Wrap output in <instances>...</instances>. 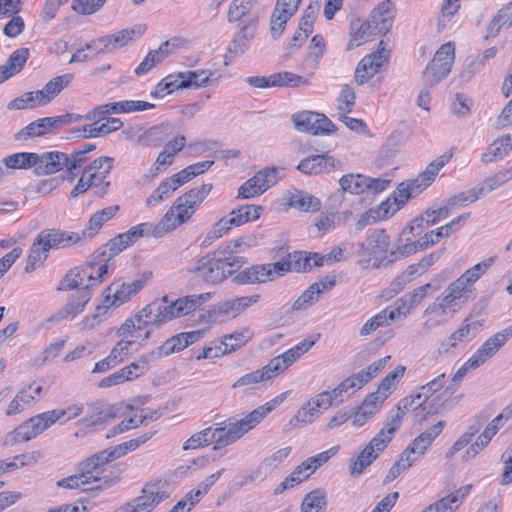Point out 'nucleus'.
I'll return each mask as SVG.
<instances>
[{"label":"nucleus","instance_id":"nucleus-1","mask_svg":"<svg viewBox=\"0 0 512 512\" xmlns=\"http://www.w3.org/2000/svg\"><path fill=\"white\" fill-rule=\"evenodd\" d=\"M83 411L84 406L82 404H75L66 409H54L37 414L10 432L6 436V444L14 445L27 442L51 427L65 415H67V420H71L81 415Z\"/></svg>","mask_w":512,"mask_h":512},{"label":"nucleus","instance_id":"nucleus-2","mask_svg":"<svg viewBox=\"0 0 512 512\" xmlns=\"http://www.w3.org/2000/svg\"><path fill=\"white\" fill-rule=\"evenodd\" d=\"M390 356L380 358L377 361L370 364L366 369L352 374L343 381H341L333 390L323 391L322 394L326 395L325 400L327 405H339L350 398L364 385L369 383L375 378L380 371L386 366Z\"/></svg>","mask_w":512,"mask_h":512},{"label":"nucleus","instance_id":"nucleus-3","mask_svg":"<svg viewBox=\"0 0 512 512\" xmlns=\"http://www.w3.org/2000/svg\"><path fill=\"white\" fill-rule=\"evenodd\" d=\"M108 274V266L99 259L94 258V253L89 260L80 267L69 270L60 281L58 290L67 291L73 289L94 287L102 283Z\"/></svg>","mask_w":512,"mask_h":512},{"label":"nucleus","instance_id":"nucleus-4","mask_svg":"<svg viewBox=\"0 0 512 512\" xmlns=\"http://www.w3.org/2000/svg\"><path fill=\"white\" fill-rule=\"evenodd\" d=\"M212 184H202L199 187L190 189L179 196L169 210L164 214L169 217V225L172 230L187 222L200 207L204 199L212 190Z\"/></svg>","mask_w":512,"mask_h":512},{"label":"nucleus","instance_id":"nucleus-5","mask_svg":"<svg viewBox=\"0 0 512 512\" xmlns=\"http://www.w3.org/2000/svg\"><path fill=\"white\" fill-rule=\"evenodd\" d=\"M470 297L471 293L461 282L454 280L430 305H428L424 314L444 316L449 313H456L460 305L467 302Z\"/></svg>","mask_w":512,"mask_h":512},{"label":"nucleus","instance_id":"nucleus-6","mask_svg":"<svg viewBox=\"0 0 512 512\" xmlns=\"http://www.w3.org/2000/svg\"><path fill=\"white\" fill-rule=\"evenodd\" d=\"M110 461H113V459L109 456L108 450L104 449L79 464V471L90 481L88 489H106L117 482L116 478L102 475L103 467Z\"/></svg>","mask_w":512,"mask_h":512},{"label":"nucleus","instance_id":"nucleus-7","mask_svg":"<svg viewBox=\"0 0 512 512\" xmlns=\"http://www.w3.org/2000/svg\"><path fill=\"white\" fill-rule=\"evenodd\" d=\"M454 57V44L452 42L442 44L423 72L425 82L434 86L443 80L451 71Z\"/></svg>","mask_w":512,"mask_h":512},{"label":"nucleus","instance_id":"nucleus-8","mask_svg":"<svg viewBox=\"0 0 512 512\" xmlns=\"http://www.w3.org/2000/svg\"><path fill=\"white\" fill-rule=\"evenodd\" d=\"M81 115L67 113L55 117L37 119L15 134V139L24 141L29 138L41 137L54 132L56 129L80 121Z\"/></svg>","mask_w":512,"mask_h":512},{"label":"nucleus","instance_id":"nucleus-9","mask_svg":"<svg viewBox=\"0 0 512 512\" xmlns=\"http://www.w3.org/2000/svg\"><path fill=\"white\" fill-rule=\"evenodd\" d=\"M392 440L391 435L386 433V429L382 428L375 437L364 447L357 458L351 461L349 466L350 475L353 477L360 476L364 470L372 464L379 454L387 447Z\"/></svg>","mask_w":512,"mask_h":512},{"label":"nucleus","instance_id":"nucleus-10","mask_svg":"<svg viewBox=\"0 0 512 512\" xmlns=\"http://www.w3.org/2000/svg\"><path fill=\"white\" fill-rule=\"evenodd\" d=\"M389 57L390 50L384 46L383 41H380L377 50L366 55L358 63L354 75L356 84L363 85L367 83L388 63Z\"/></svg>","mask_w":512,"mask_h":512},{"label":"nucleus","instance_id":"nucleus-11","mask_svg":"<svg viewBox=\"0 0 512 512\" xmlns=\"http://www.w3.org/2000/svg\"><path fill=\"white\" fill-rule=\"evenodd\" d=\"M141 495L135 497L116 509L115 512H152L162 501L168 498L166 491L154 484H146Z\"/></svg>","mask_w":512,"mask_h":512},{"label":"nucleus","instance_id":"nucleus-12","mask_svg":"<svg viewBox=\"0 0 512 512\" xmlns=\"http://www.w3.org/2000/svg\"><path fill=\"white\" fill-rule=\"evenodd\" d=\"M257 23L258 17L249 18L235 33L224 55V65H229L236 57L243 55L249 49L250 43L255 37Z\"/></svg>","mask_w":512,"mask_h":512},{"label":"nucleus","instance_id":"nucleus-13","mask_svg":"<svg viewBox=\"0 0 512 512\" xmlns=\"http://www.w3.org/2000/svg\"><path fill=\"white\" fill-rule=\"evenodd\" d=\"M152 277V272H144L142 277L129 283L113 284L108 288L109 294L105 297L104 306H120L138 293Z\"/></svg>","mask_w":512,"mask_h":512},{"label":"nucleus","instance_id":"nucleus-14","mask_svg":"<svg viewBox=\"0 0 512 512\" xmlns=\"http://www.w3.org/2000/svg\"><path fill=\"white\" fill-rule=\"evenodd\" d=\"M220 258L207 254L195 261L194 265L189 269V272L196 274V276L209 284H218L225 280L223 267L221 266Z\"/></svg>","mask_w":512,"mask_h":512},{"label":"nucleus","instance_id":"nucleus-15","mask_svg":"<svg viewBox=\"0 0 512 512\" xmlns=\"http://www.w3.org/2000/svg\"><path fill=\"white\" fill-rule=\"evenodd\" d=\"M302 0H277L270 19V33L277 39L283 33L288 20L297 12Z\"/></svg>","mask_w":512,"mask_h":512},{"label":"nucleus","instance_id":"nucleus-16","mask_svg":"<svg viewBox=\"0 0 512 512\" xmlns=\"http://www.w3.org/2000/svg\"><path fill=\"white\" fill-rule=\"evenodd\" d=\"M121 411L122 406L119 404H91L90 414L80 419L79 423L94 431L95 427L102 426L123 415Z\"/></svg>","mask_w":512,"mask_h":512},{"label":"nucleus","instance_id":"nucleus-17","mask_svg":"<svg viewBox=\"0 0 512 512\" xmlns=\"http://www.w3.org/2000/svg\"><path fill=\"white\" fill-rule=\"evenodd\" d=\"M37 244L43 245L44 251L65 248L81 241L79 233L67 232L60 229H44L37 235Z\"/></svg>","mask_w":512,"mask_h":512},{"label":"nucleus","instance_id":"nucleus-18","mask_svg":"<svg viewBox=\"0 0 512 512\" xmlns=\"http://www.w3.org/2000/svg\"><path fill=\"white\" fill-rule=\"evenodd\" d=\"M144 317L150 319V322H154L155 327H160L164 323L178 318L174 301L170 300L168 295H164L146 305L144 307Z\"/></svg>","mask_w":512,"mask_h":512},{"label":"nucleus","instance_id":"nucleus-19","mask_svg":"<svg viewBox=\"0 0 512 512\" xmlns=\"http://www.w3.org/2000/svg\"><path fill=\"white\" fill-rule=\"evenodd\" d=\"M259 300V294L226 299L215 304L212 312L216 317L235 318L252 305L258 303Z\"/></svg>","mask_w":512,"mask_h":512},{"label":"nucleus","instance_id":"nucleus-20","mask_svg":"<svg viewBox=\"0 0 512 512\" xmlns=\"http://www.w3.org/2000/svg\"><path fill=\"white\" fill-rule=\"evenodd\" d=\"M512 337V324L501 332L490 336L471 356L476 366H481L493 357Z\"/></svg>","mask_w":512,"mask_h":512},{"label":"nucleus","instance_id":"nucleus-21","mask_svg":"<svg viewBox=\"0 0 512 512\" xmlns=\"http://www.w3.org/2000/svg\"><path fill=\"white\" fill-rule=\"evenodd\" d=\"M325 397L326 395H323L321 392L303 403L296 415L290 420L289 425L292 427H298L312 423L321 415V408L328 409L331 407L330 405H327Z\"/></svg>","mask_w":512,"mask_h":512},{"label":"nucleus","instance_id":"nucleus-22","mask_svg":"<svg viewBox=\"0 0 512 512\" xmlns=\"http://www.w3.org/2000/svg\"><path fill=\"white\" fill-rule=\"evenodd\" d=\"M145 30V25H136L132 28L118 31L113 35H108L93 40L88 46H96L97 44L104 43V48H99L98 52H112L117 48L125 46L129 41L133 40L135 35H142Z\"/></svg>","mask_w":512,"mask_h":512},{"label":"nucleus","instance_id":"nucleus-23","mask_svg":"<svg viewBox=\"0 0 512 512\" xmlns=\"http://www.w3.org/2000/svg\"><path fill=\"white\" fill-rule=\"evenodd\" d=\"M171 231L173 230L169 225V217L163 216L156 225L151 223H141L131 227L127 232L123 233V235L129 246H131L141 237L153 236L155 238H161Z\"/></svg>","mask_w":512,"mask_h":512},{"label":"nucleus","instance_id":"nucleus-24","mask_svg":"<svg viewBox=\"0 0 512 512\" xmlns=\"http://www.w3.org/2000/svg\"><path fill=\"white\" fill-rule=\"evenodd\" d=\"M420 406L421 404L419 395L411 394L401 399L396 406L395 413L391 411L390 415L388 416L387 423L385 424L384 427L386 429V433L388 435H391V437L393 438L394 433L401 426V421L404 415L408 412L414 413L416 408H419Z\"/></svg>","mask_w":512,"mask_h":512},{"label":"nucleus","instance_id":"nucleus-25","mask_svg":"<svg viewBox=\"0 0 512 512\" xmlns=\"http://www.w3.org/2000/svg\"><path fill=\"white\" fill-rule=\"evenodd\" d=\"M394 14L395 5L392 0H384L371 11L368 21L372 24L374 31L385 35L392 27Z\"/></svg>","mask_w":512,"mask_h":512},{"label":"nucleus","instance_id":"nucleus-26","mask_svg":"<svg viewBox=\"0 0 512 512\" xmlns=\"http://www.w3.org/2000/svg\"><path fill=\"white\" fill-rule=\"evenodd\" d=\"M339 164L340 162L333 156L325 153L312 155L303 159L298 164L297 169L307 175H317L320 173H329L335 170Z\"/></svg>","mask_w":512,"mask_h":512},{"label":"nucleus","instance_id":"nucleus-27","mask_svg":"<svg viewBox=\"0 0 512 512\" xmlns=\"http://www.w3.org/2000/svg\"><path fill=\"white\" fill-rule=\"evenodd\" d=\"M388 249L389 236L383 229L373 231L364 242L359 243V254L361 256L368 255L379 258L384 256Z\"/></svg>","mask_w":512,"mask_h":512},{"label":"nucleus","instance_id":"nucleus-28","mask_svg":"<svg viewBox=\"0 0 512 512\" xmlns=\"http://www.w3.org/2000/svg\"><path fill=\"white\" fill-rule=\"evenodd\" d=\"M265 412L266 411L263 408H256L244 418L236 422L229 423L226 427L228 429V438L230 437V441L235 443L238 439L252 430L264 419Z\"/></svg>","mask_w":512,"mask_h":512},{"label":"nucleus","instance_id":"nucleus-29","mask_svg":"<svg viewBox=\"0 0 512 512\" xmlns=\"http://www.w3.org/2000/svg\"><path fill=\"white\" fill-rule=\"evenodd\" d=\"M67 161L68 155L64 152L52 151L38 154L36 175L44 176L59 172L67 165Z\"/></svg>","mask_w":512,"mask_h":512},{"label":"nucleus","instance_id":"nucleus-30","mask_svg":"<svg viewBox=\"0 0 512 512\" xmlns=\"http://www.w3.org/2000/svg\"><path fill=\"white\" fill-rule=\"evenodd\" d=\"M105 122L101 120L94 121L90 125L83 126L73 130V133L78 137H100L105 136L111 132L119 130L123 126V122L119 118L107 117L104 118Z\"/></svg>","mask_w":512,"mask_h":512},{"label":"nucleus","instance_id":"nucleus-31","mask_svg":"<svg viewBox=\"0 0 512 512\" xmlns=\"http://www.w3.org/2000/svg\"><path fill=\"white\" fill-rule=\"evenodd\" d=\"M430 288L431 284L426 283L396 300L395 308L391 309V312L395 314V319L401 315L406 317L426 297Z\"/></svg>","mask_w":512,"mask_h":512},{"label":"nucleus","instance_id":"nucleus-32","mask_svg":"<svg viewBox=\"0 0 512 512\" xmlns=\"http://www.w3.org/2000/svg\"><path fill=\"white\" fill-rule=\"evenodd\" d=\"M273 280L270 264H258L240 271L233 281L237 284H257Z\"/></svg>","mask_w":512,"mask_h":512},{"label":"nucleus","instance_id":"nucleus-33","mask_svg":"<svg viewBox=\"0 0 512 512\" xmlns=\"http://www.w3.org/2000/svg\"><path fill=\"white\" fill-rule=\"evenodd\" d=\"M90 298V290L86 288L78 289L75 293H73L70 296L67 304L62 309L59 310L57 317L59 319L76 317L84 310V307L89 302Z\"/></svg>","mask_w":512,"mask_h":512},{"label":"nucleus","instance_id":"nucleus-34","mask_svg":"<svg viewBox=\"0 0 512 512\" xmlns=\"http://www.w3.org/2000/svg\"><path fill=\"white\" fill-rule=\"evenodd\" d=\"M29 56L27 48L15 50L7 59L6 63L0 66V84L19 73Z\"/></svg>","mask_w":512,"mask_h":512},{"label":"nucleus","instance_id":"nucleus-35","mask_svg":"<svg viewBox=\"0 0 512 512\" xmlns=\"http://www.w3.org/2000/svg\"><path fill=\"white\" fill-rule=\"evenodd\" d=\"M36 160H38V154L32 152H20L6 156L0 164V175L4 174V168L6 169H28L33 167L36 173Z\"/></svg>","mask_w":512,"mask_h":512},{"label":"nucleus","instance_id":"nucleus-36","mask_svg":"<svg viewBox=\"0 0 512 512\" xmlns=\"http://www.w3.org/2000/svg\"><path fill=\"white\" fill-rule=\"evenodd\" d=\"M512 151V135L507 134L497 138L489 145L487 151L482 154V163L488 164L500 160Z\"/></svg>","mask_w":512,"mask_h":512},{"label":"nucleus","instance_id":"nucleus-37","mask_svg":"<svg viewBox=\"0 0 512 512\" xmlns=\"http://www.w3.org/2000/svg\"><path fill=\"white\" fill-rule=\"evenodd\" d=\"M512 26V0L503 5L491 18L487 26L488 37H495L502 29H508Z\"/></svg>","mask_w":512,"mask_h":512},{"label":"nucleus","instance_id":"nucleus-38","mask_svg":"<svg viewBox=\"0 0 512 512\" xmlns=\"http://www.w3.org/2000/svg\"><path fill=\"white\" fill-rule=\"evenodd\" d=\"M129 244L125 239L123 233L118 234L114 238L110 239L107 243L100 246L94 251V258L101 260L107 264L112 258L124 251Z\"/></svg>","mask_w":512,"mask_h":512},{"label":"nucleus","instance_id":"nucleus-39","mask_svg":"<svg viewBox=\"0 0 512 512\" xmlns=\"http://www.w3.org/2000/svg\"><path fill=\"white\" fill-rule=\"evenodd\" d=\"M212 297V294L201 293V294H193L180 297L174 301L176 315L179 317L186 316L196 309L200 308L205 302L209 301Z\"/></svg>","mask_w":512,"mask_h":512},{"label":"nucleus","instance_id":"nucleus-40","mask_svg":"<svg viewBox=\"0 0 512 512\" xmlns=\"http://www.w3.org/2000/svg\"><path fill=\"white\" fill-rule=\"evenodd\" d=\"M293 265V271L295 272H307L312 267L322 266L324 263V257H321L319 253H306V252H293L289 254Z\"/></svg>","mask_w":512,"mask_h":512},{"label":"nucleus","instance_id":"nucleus-41","mask_svg":"<svg viewBox=\"0 0 512 512\" xmlns=\"http://www.w3.org/2000/svg\"><path fill=\"white\" fill-rule=\"evenodd\" d=\"M254 3L255 0H232L227 11V21L235 23L243 20L245 23L249 18L258 17L252 14Z\"/></svg>","mask_w":512,"mask_h":512},{"label":"nucleus","instance_id":"nucleus-42","mask_svg":"<svg viewBox=\"0 0 512 512\" xmlns=\"http://www.w3.org/2000/svg\"><path fill=\"white\" fill-rule=\"evenodd\" d=\"M262 211L263 207L260 205H242L230 212L231 224H234V227H239L250 221H255L260 217Z\"/></svg>","mask_w":512,"mask_h":512},{"label":"nucleus","instance_id":"nucleus-43","mask_svg":"<svg viewBox=\"0 0 512 512\" xmlns=\"http://www.w3.org/2000/svg\"><path fill=\"white\" fill-rule=\"evenodd\" d=\"M494 257H490L485 259L478 264L474 265L470 269L466 270L459 278L456 280L461 282V284L472 294L474 283L486 273V271L490 268V266L494 262Z\"/></svg>","mask_w":512,"mask_h":512},{"label":"nucleus","instance_id":"nucleus-44","mask_svg":"<svg viewBox=\"0 0 512 512\" xmlns=\"http://www.w3.org/2000/svg\"><path fill=\"white\" fill-rule=\"evenodd\" d=\"M288 204L290 207L304 212H315L321 207L320 200L317 197L297 190L289 195Z\"/></svg>","mask_w":512,"mask_h":512},{"label":"nucleus","instance_id":"nucleus-45","mask_svg":"<svg viewBox=\"0 0 512 512\" xmlns=\"http://www.w3.org/2000/svg\"><path fill=\"white\" fill-rule=\"evenodd\" d=\"M254 335V332L246 327L243 328L240 331H235L231 334L224 335L222 337V346L223 349H221L222 354L231 353L243 345H245L249 340L252 339Z\"/></svg>","mask_w":512,"mask_h":512},{"label":"nucleus","instance_id":"nucleus-46","mask_svg":"<svg viewBox=\"0 0 512 512\" xmlns=\"http://www.w3.org/2000/svg\"><path fill=\"white\" fill-rule=\"evenodd\" d=\"M351 31L354 32L351 33V39L347 44L348 50H352L369 41L371 36L377 33L373 30V26L369 21L364 23H360V21L353 22L351 24Z\"/></svg>","mask_w":512,"mask_h":512},{"label":"nucleus","instance_id":"nucleus-47","mask_svg":"<svg viewBox=\"0 0 512 512\" xmlns=\"http://www.w3.org/2000/svg\"><path fill=\"white\" fill-rule=\"evenodd\" d=\"M393 320H395L394 312H391L388 308L383 309L362 325L359 334L361 336H368L379 328L387 327Z\"/></svg>","mask_w":512,"mask_h":512},{"label":"nucleus","instance_id":"nucleus-48","mask_svg":"<svg viewBox=\"0 0 512 512\" xmlns=\"http://www.w3.org/2000/svg\"><path fill=\"white\" fill-rule=\"evenodd\" d=\"M470 217V213H465L455 218L451 222L445 224L444 226L439 227L436 230H432L424 234V238L426 239V243H429L430 246L438 243L442 237H448L452 232L456 230L458 225L464 223Z\"/></svg>","mask_w":512,"mask_h":512},{"label":"nucleus","instance_id":"nucleus-49","mask_svg":"<svg viewBox=\"0 0 512 512\" xmlns=\"http://www.w3.org/2000/svg\"><path fill=\"white\" fill-rule=\"evenodd\" d=\"M511 179L512 166L510 168L497 172L493 176L486 178L484 181L477 185V188L480 191L479 193H481V195L484 196L490 193L491 191L495 190L496 188L502 186Z\"/></svg>","mask_w":512,"mask_h":512},{"label":"nucleus","instance_id":"nucleus-50","mask_svg":"<svg viewBox=\"0 0 512 512\" xmlns=\"http://www.w3.org/2000/svg\"><path fill=\"white\" fill-rule=\"evenodd\" d=\"M319 113L312 111H302L293 114L292 120L295 128L300 132H308L317 135V124Z\"/></svg>","mask_w":512,"mask_h":512},{"label":"nucleus","instance_id":"nucleus-51","mask_svg":"<svg viewBox=\"0 0 512 512\" xmlns=\"http://www.w3.org/2000/svg\"><path fill=\"white\" fill-rule=\"evenodd\" d=\"M478 419H480V416L478 417ZM486 419L487 417L483 416L481 417V420H477L475 424L468 426L466 431L449 448V450L446 453V457L451 458L458 451L467 446L471 442L472 438L479 432L482 423L486 421Z\"/></svg>","mask_w":512,"mask_h":512},{"label":"nucleus","instance_id":"nucleus-52","mask_svg":"<svg viewBox=\"0 0 512 512\" xmlns=\"http://www.w3.org/2000/svg\"><path fill=\"white\" fill-rule=\"evenodd\" d=\"M148 318L144 317V308L135 315L134 318L126 319L125 322L122 324L120 329L118 330V333L120 335H123L124 337H128L131 335H139V331H141L143 328L147 326H154V322L148 321Z\"/></svg>","mask_w":512,"mask_h":512},{"label":"nucleus","instance_id":"nucleus-53","mask_svg":"<svg viewBox=\"0 0 512 512\" xmlns=\"http://www.w3.org/2000/svg\"><path fill=\"white\" fill-rule=\"evenodd\" d=\"M290 452H291V448L285 447V448L277 450L270 457L265 458L261 462L258 470L254 473V475H251V479L252 480L258 479L257 474H263V476L265 477L273 469H275L285 458H287L288 455L290 454Z\"/></svg>","mask_w":512,"mask_h":512},{"label":"nucleus","instance_id":"nucleus-54","mask_svg":"<svg viewBox=\"0 0 512 512\" xmlns=\"http://www.w3.org/2000/svg\"><path fill=\"white\" fill-rule=\"evenodd\" d=\"M326 493L322 489H316L308 493L301 504L302 512H325Z\"/></svg>","mask_w":512,"mask_h":512},{"label":"nucleus","instance_id":"nucleus-55","mask_svg":"<svg viewBox=\"0 0 512 512\" xmlns=\"http://www.w3.org/2000/svg\"><path fill=\"white\" fill-rule=\"evenodd\" d=\"M480 327L481 324L479 321L470 322L469 319H465L462 325L451 333V336L459 343V345L464 346L476 337Z\"/></svg>","mask_w":512,"mask_h":512},{"label":"nucleus","instance_id":"nucleus-56","mask_svg":"<svg viewBox=\"0 0 512 512\" xmlns=\"http://www.w3.org/2000/svg\"><path fill=\"white\" fill-rule=\"evenodd\" d=\"M165 126L155 125L149 129H147L144 133H142L138 139L137 143L143 147H158L165 140Z\"/></svg>","mask_w":512,"mask_h":512},{"label":"nucleus","instance_id":"nucleus-57","mask_svg":"<svg viewBox=\"0 0 512 512\" xmlns=\"http://www.w3.org/2000/svg\"><path fill=\"white\" fill-rule=\"evenodd\" d=\"M342 190L351 194H362L367 190L366 176L362 174H347L339 179Z\"/></svg>","mask_w":512,"mask_h":512},{"label":"nucleus","instance_id":"nucleus-58","mask_svg":"<svg viewBox=\"0 0 512 512\" xmlns=\"http://www.w3.org/2000/svg\"><path fill=\"white\" fill-rule=\"evenodd\" d=\"M271 83L274 87H299L302 85H307L308 80L301 75L283 71L272 74Z\"/></svg>","mask_w":512,"mask_h":512},{"label":"nucleus","instance_id":"nucleus-59","mask_svg":"<svg viewBox=\"0 0 512 512\" xmlns=\"http://www.w3.org/2000/svg\"><path fill=\"white\" fill-rule=\"evenodd\" d=\"M320 290L317 284H311L292 304V311H303L318 302Z\"/></svg>","mask_w":512,"mask_h":512},{"label":"nucleus","instance_id":"nucleus-60","mask_svg":"<svg viewBox=\"0 0 512 512\" xmlns=\"http://www.w3.org/2000/svg\"><path fill=\"white\" fill-rule=\"evenodd\" d=\"M152 108H154V104L140 100H124L113 102L112 106L110 107L112 113L114 114L139 112Z\"/></svg>","mask_w":512,"mask_h":512},{"label":"nucleus","instance_id":"nucleus-61","mask_svg":"<svg viewBox=\"0 0 512 512\" xmlns=\"http://www.w3.org/2000/svg\"><path fill=\"white\" fill-rule=\"evenodd\" d=\"M176 190L177 188L170 182V178H165L147 198L146 205L155 206L168 199Z\"/></svg>","mask_w":512,"mask_h":512},{"label":"nucleus","instance_id":"nucleus-62","mask_svg":"<svg viewBox=\"0 0 512 512\" xmlns=\"http://www.w3.org/2000/svg\"><path fill=\"white\" fill-rule=\"evenodd\" d=\"M35 400V396L28 392L26 388L21 389L15 398L9 403L6 415L13 416L21 413L26 406H29Z\"/></svg>","mask_w":512,"mask_h":512},{"label":"nucleus","instance_id":"nucleus-63","mask_svg":"<svg viewBox=\"0 0 512 512\" xmlns=\"http://www.w3.org/2000/svg\"><path fill=\"white\" fill-rule=\"evenodd\" d=\"M257 181L258 191L266 192L271 186L275 185L279 180V170L275 167L264 168L253 176Z\"/></svg>","mask_w":512,"mask_h":512},{"label":"nucleus","instance_id":"nucleus-64","mask_svg":"<svg viewBox=\"0 0 512 512\" xmlns=\"http://www.w3.org/2000/svg\"><path fill=\"white\" fill-rule=\"evenodd\" d=\"M404 372V366H397L381 380L375 393H379L382 396L385 395V398H387L391 394L395 383L403 376Z\"/></svg>","mask_w":512,"mask_h":512}]
</instances>
